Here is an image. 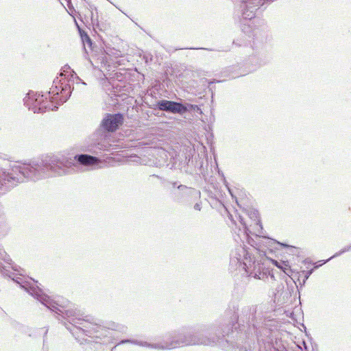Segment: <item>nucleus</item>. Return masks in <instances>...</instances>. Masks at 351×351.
Listing matches in <instances>:
<instances>
[{
  "label": "nucleus",
  "mask_w": 351,
  "mask_h": 351,
  "mask_svg": "<svg viewBox=\"0 0 351 351\" xmlns=\"http://www.w3.org/2000/svg\"><path fill=\"white\" fill-rule=\"evenodd\" d=\"M75 78L77 79V81H79V82L81 81V80L77 76H76Z\"/></svg>",
  "instance_id": "22"
},
{
  "label": "nucleus",
  "mask_w": 351,
  "mask_h": 351,
  "mask_svg": "<svg viewBox=\"0 0 351 351\" xmlns=\"http://www.w3.org/2000/svg\"><path fill=\"white\" fill-rule=\"evenodd\" d=\"M288 265H285V267H282V270L284 271V272L288 275V276H290V274H289V271H291V269L287 267Z\"/></svg>",
  "instance_id": "17"
},
{
  "label": "nucleus",
  "mask_w": 351,
  "mask_h": 351,
  "mask_svg": "<svg viewBox=\"0 0 351 351\" xmlns=\"http://www.w3.org/2000/svg\"><path fill=\"white\" fill-rule=\"evenodd\" d=\"M223 349H226V350H229V348L223 347Z\"/></svg>",
  "instance_id": "23"
},
{
  "label": "nucleus",
  "mask_w": 351,
  "mask_h": 351,
  "mask_svg": "<svg viewBox=\"0 0 351 351\" xmlns=\"http://www.w3.org/2000/svg\"><path fill=\"white\" fill-rule=\"evenodd\" d=\"M73 161L64 156H48L40 160L14 165L9 171H0V187H13L25 180L37 181L50 176L69 174Z\"/></svg>",
  "instance_id": "1"
},
{
  "label": "nucleus",
  "mask_w": 351,
  "mask_h": 351,
  "mask_svg": "<svg viewBox=\"0 0 351 351\" xmlns=\"http://www.w3.org/2000/svg\"><path fill=\"white\" fill-rule=\"evenodd\" d=\"M194 208L197 210H201V205L199 203H196L194 206Z\"/></svg>",
  "instance_id": "18"
},
{
  "label": "nucleus",
  "mask_w": 351,
  "mask_h": 351,
  "mask_svg": "<svg viewBox=\"0 0 351 351\" xmlns=\"http://www.w3.org/2000/svg\"><path fill=\"white\" fill-rule=\"evenodd\" d=\"M122 123L123 117L121 114H108L102 120L101 126L108 132H114Z\"/></svg>",
  "instance_id": "9"
},
{
  "label": "nucleus",
  "mask_w": 351,
  "mask_h": 351,
  "mask_svg": "<svg viewBox=\"0 0 351 351\" xmlns=\"http://www.w3.org/2000/svg\"><path fill=\"white\" fill-rule=\"evenodd\" d=\"M75 158L80 164L85 166H90L98 164L99 160L95 157L87 154H80L75 156Z\"/></svg>",
  "instance_id": "11"
},
{
  "label": "nucleus",
  "mask_w": 351,
  "mask_h": 351,
  "mask_svg": "<svg viewBox=\"0 0 351 351\" xmlns=\"http://www.w3.org/2000/svg\"><path fill=\"white\" fill-rule=\"evenodd\" d=\"M13 280L24 288L31 295L40 301L43 305L51 311L58 315L65 316L69 322L73 326L69 330L75 336L76 339L80 338L79 333L85 334L88 337L101 338V336H106L108 332L104 328L93 322L88 316L86 319L77 317L75 311L72 309H66L64 306L58 305L56 302L51 300L48 295L43 293V291L36 284L37 282L23 280L17 277Z\"/></svg>",
  "instance_id": "2"
},
{
  "label": "nucleus",
  "mask_w": 351,
  "mask_h": 351,
  "mask_svg": "<svg viewBox=\"0 0 351 351\" xmlns=\"http://www.w3.org/2000/svg\"><path fill=\"white\" fill-rule=\"evenodd\" d=\"M231 256L232 264L238 265L239 269L244 270L249 276L252 274L250 268L254 262L245 247L238 246Z\"/></svg>",
  "instance_id": "6"
},
{
  "label": "nucleus",
  "mask_w": 351,
  "mask_h": 351,
  "mask_svg": "<svg viewBox=\"0 0 351 351\" xmlns=\"http://www.w3.org/2000/svg\"><path fill=\"white\" fill-rule=\"evenodd\" d=\"M125 343H131L140 346L148 347L158 350H170L182 346H195L202 343L208 344L209 343V341L200 339V337L195 336V333L182 331L172 337L171 341H165L164 343L151 344L147 341L125 339L122 340L119 344Z\"/></svg>",
  "instance_id": "3"
},
{
  "label": "nucleus",
  "mask_w": 351,
  "mask_h": 351,
  "mask_svg": "<svg viewBox=\"0 0 351 351\" xmlns=\"http://www.w3.org/2000/svg\"><path fill=\"white\" fill-rule=\"evenodd\" d=\"M12 268H13L15 271H19L18 270V269L16 268V266H15V267H12Z\"/></svg>",
  "instance_id": "21"
},
{
  "label": "nucleus",
  "mask_w": 351,
  "mask_h": 351,
  "mask_svg": "<svg viewBox=\"0 0 351 351\" xmlns=\"http://www.w3.org/2000/svg\"><path fill=\"white\" fill-rule=\"evenodd\" d=\"M251 215H252L253 217L255 218L254 221H255L256 225L261 226V224H260L261 221L258 219V214L257 211H256V210L252 211Z\"/></svg>",
  "instance_id": "16"
},
{
  "label": "nucleus",
  "mask_w": 351,
  "mask_h": 351,
  "mask_svg": "<svg viewBox=\"0 0 351 351\" xmlns=\"http://www.w3.org/2000/svg\"><path fill=\"white\" fill-rule=\"evenodd\" d=\"M195 336H197L200 337L202 340H208L209 341V343H202V345L204 346H210L215 343L217 341H218L219 338L215 335H211L209 332H199L198 333H195Z\"/></svg>",
  "instance_id": "12"
},
{
  "label": "nucleus",
  "mask_w": 351,
  "mask_h": 351,
  "mask_svg": "<svg viewBox=\"0 0 351 351\" xmlns=\"http://www.w3.org/2000/svg\"><path fill=\"white\" fill-rule=\"evenodd\" d=\"M67 73L69 72L64 71V73H60V77L53 80V85L50 88L48 94L50 96L49 101L53 106L64 103L71 95V85L66 78Z\"/></svg>",
  "instance_id": "4"
},
{
  "label": "nucleus",
  "mask_w": 351,
  "mask_h": 351,
  "mask_svg": "<svg viewBox=\"0 0 351 351\" xmlns=\"http://www.w3.org/2000/svg\"><path fill=\"white\" fill-rule=\"evenodd\" d=\"M318 267H319L318 265H315V266L314 267V268H313V269H311V270H309V271H302V273L305 274L304 279V280H303V284H304V283L306 282V280H307V279L309 278V276L312 274V273H313V270H314L315 269L317 268Z\"/></svg>",
  "instance_id": "14"
},
{
  "label": "nucleus",
  "mask_w": 351,
  "mask_h": 351,
  "mask_svg": "<svg viewBox=\"0 0 351 351\" xmlns=\"http://www.w3.org/2000/svg\"><path fill=\"white\" fill-rule=\"evenodd\" d=\"M157 106L159 110L178 114H184L188 110L186 106L180 103L168 100H160L158 101Z\"/></svg>",
  "instance_id": "8"
},
{
  "label": "nucleus",
  "mask_w": 351,
  "mask_h": 351,
  "mask_svg": "<svg viewBox=\"0 0 351 351\" xmlns=\"http://www.w3.org/2000/svg\"><path fill=\"white\" fill-rule=\"evenodd\" d=\"M264 0H247L241 5L242 16L244 19L251 20L255 16V12L263 4Z\"/></svg>",
  "instance_id": "7"
},
{
  "label": "nucleus",
  "mask_w": 351,
  "mask_h": 351,
  "mask_svg": "<svg viewBox=\"0 0 351 351\" xmlns=\"http://www.w3.org/2000/svg\"><path fill=\"white\" fill-rule=\"evenodd\" d=\"M255 313L256 308L254 306H245L242 309L241 313L238 316V319L243 323L249 324L250 320L253 319Z\"/></svg>",
  "instance_id": "10"
},
{
  "label": "nucleus",
  "mask_w": 351,
  "mask_h": 351,
  "mask_svg": "<svg viewBox=\"0 0 351 351\" xmlns=\"http://www.w3.org/2000/svg\"><path fill=\"white\" fill-rule=\"evenodd\" d=\"M275 265H276L278 267H279V268H280V269H282V266H280V265H278V262H277V261H275Z\"/></svg>",
  "instance_id": "20"
},
{
  "label": "nucleus",
  "mask_w": 351,
  "mask_h": 351,
  "mask_svg": "<svg viewBox=\"0 0 351 351\" xmlns=\"http://www.w3.org/2000/svg\"><path fill=\"white\" fill-rule=\"evenodd\" d=\"M24 104L34 113H43L47 110H54L58 109L57 106H53L50 101L43 95L34 91H29L23 99Z\"/></svg>",
  "instance_id": "5"
},
{
  "label": "nucleus",
  "mask_w": 351,
  "mask_h": 351,
  "mask_svg": "<svg viewBox=\"0 0 351 351\" xmlns=\"http://www.w3.org/2000/svg\"><path fill=\"white\" fill-rule=\"evenodd\" d=\"M348 251H351V245H349V246H347L346 247H344L342 250H341L340 252L336 253L335 255H333L332 257H330V258H328L327 261H324L323 263H325L326 262H327L328 261L330 260L331 258H332L333 257H336V256H338L341 254H342L343 253L346 252H348Z\"/></svg>",
  "instance_id": "13"
},
{
  "label": "nucleus",
  "mask_w": 351,
  "mask_h": 351,
  "mask_svg": "<svg viewBox=\"0 0 351 351\" xmlns=\"http://www.w3.org/2000/svg\"><path fill=\"white\" fill-rule=\"evenodd\" d=\"M0 258L3 259L5 261L10 264L11 259L9 258V256L7 255V254L4 251H0Z\"/></svg>",
  "instance_id": "15"
},
{
  "label": "nucleus",
  "mask_w": 351,
  "mask_h": 351,
  "mask_svg": "<svg viewBox=\"0 0 351 351\" xmlns=\"http://www.w3.org/2000/svg\"><path fill=\"white\" fill-rule=\"evenodd\" d=\"M85 40H86V42L88 44H89L90 45H91V44H92V43H91L90 38L88 36H86Z\"/></svg>",
  "instance_id": "19"
}]
</instances>
